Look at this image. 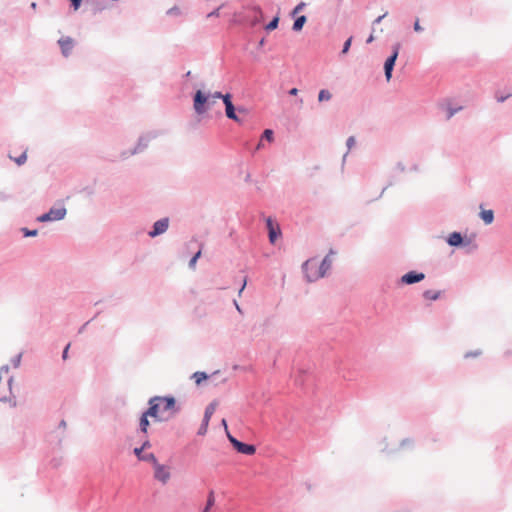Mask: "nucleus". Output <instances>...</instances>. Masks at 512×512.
<instances>
[{"mask_svg":"<svg viewBox=\"0 0 512 512\" xmlns=\"http://www.w3.org/2000/svg\"><path fill=\"white\" fill-rule=\"evenodd\" d=\"M30 7L35 10L36 7H37V3L36 2H32Z\"/></svg>","mask_w":512,"mask_h":512,"instance_id":"obj_64","label":"nucleus"},{"mask_svg":"<svg viewBox=\"0 0 512 512\" xmlns=\"http://www.w3.org/2000/svg\"><path fill=\"white\" fill-rule=\"evenodd\" d=\"M400 48H401V44L399 42L393 44L391 54L388 57H392L393 59H395L397 61Z\"/></svg>","mask_w":512,"mask_h":512,"instance_id":"obj_32","label":"nucleus"},{"mask_svg":"<svg viewBox=\"0 0 512 512\" xmlns=\"http://www.w3.org/2000/svg\"><path fill=\"white\" fill-rule=\"evenodd\" d=\"M441 291H434V290H425L423 292V297L427 300L436 301L440 298Z\"/></svg>","mask_w":512,"mask_h":512,"instance_id":"obj_22","label":"nucleus"},{"mask_svg":"<svg viewBox=\"0 0 512 512\" xmlns=\"http://www.w3.org/2000/svg\"><path fill=\"white\" fill-rule=\"evenodd\" d=\"M331 98H332V94L327 89H321L318 93V101L319 102L328 101Z\"/></svg>","mask_w":512,"mask_h":512,"instance_id":"obj_25","label":"nucleus"},{"mask_svg":"<svg viewBox=\"0 0 512 512\" xmlns=\"http://www.w3.org/2000/svg\"><path fill=\"white\" fill-rule=\"evenodd\" d=\"M461 110H462V106L453 107L452 105L449 104L447 106V116H446V119L447 120L451 119L456 113H458Z\"/></svg>","mask_w":512,"mask_h":512,"instance_id":"obj_27","label":"nucleus"},{"mask_svg":"<svg viewBox=\"0 0 512 512\" xmlns=\"http://www.w3.org/2000/svg\"><path fill=\"white\" fill-rule=\"evenodd\" d=\"M254 11L256 12L257 15L255 16V18L252 21L253 26L260 24L264 20V14L262 12V9L259 6H256L254 8Z\"/></svg>","mask_w":512,"mask_h":512,"instance_id":"obj_23","label":"nucleus"},{"mask_svg":"<svg viewBox=\"0 0 512 512\" xmlns=\"http://www.w3.org/2000/svg\"><path fill=\"white\" fill-rule=\"evenodd\" d=\"M305 6H306V3H304V2H300V3H298V4H297L293 9H292V11L290 12V17H292V18H293V17H297V16H299V15H298V13H299V12H301V11L304 9V7H305Z\"/></svg>","mask_w":512,"mask_h":512,"instance_id":"obj_31","label":"nucleus"},{"mask_svg":"<svg viewBox=\"0 0 512 512\" xmlns=\"http://www.w3.org/2000/svg\"><path fill=\"white\" fill-rule=\"evenodd\" d=\"M99 314H100V311H99V312H97V313L95 314V316H94L92 319H90L89 321L85 322V323H84V324L79 328L78 333H79V334L83 333V332L85 331V329H86L87 325H88L92 320H94V319H95Z\"/></svg>","mask_w":512,"mask_h":512,"instance_id":"obj_38","label":"nucleus"},{"mask_svg":"<svg viewBox=\"0 0 512 512\" xmlns=\"http://www.w3.org/2000/svg\"><path fill=\"white\" fill-rule=\"evenodd\" d=\"M166 14L170 15V16H178L181 14V11H180V8L175 5V6L171 7L170 9H168Z\"/></svg>","mask_w":512,"mask_h":512,"instance_id":"obj_35","label":"nucleus"},{"mask_svg":"<svg viewBox=\"0 0 512 512\" xmlns=\"http://www.w3.org/2000/svg\"><path fill=\"white\" fill-rule=\"evenodd\" d=\"M223 96V93L221 91H215L214 93H210L211 100L215 99H221Z\"/></svg>","mask_w":512,"mask_h":512,"instance_id":"obj_43","label":"nucleus"},{"mask_svg":"<svg viewBox=\"0 0 512 512\" xmlns=\"http://www.w3.org/2000/svg\"><path fill=\"white\" fill-rule=\"evenodd\" d=\"M170 220L168 217L161 218L155 221L148 231V236L150 238H156L162 234H164L169 228Z\"/></svg>","mask_w":512,"mask_h":512,"instance_id":"obj_10","label":"nucleus"},{"mask_svg":"<svg viewBox=\"0 0 512 512\" xmlns=\"http://www.w3.org/2000/svg\"><path fill=\"white\" fill-rule=\"evenodd\" d=\"M425 274L417 270H410L398 279V285H413L425 279Z\"/></svg>","mask_w":512,"mask_h":512,"instance_id":"obj_8","label":"nucleus"},{"mask_svg":"<svg viewBox=\"0 0 512 512\" xmlns=\"http://www.w3.org/2000/svg\"><path fill=\"white\" fill-rule=\"evenodd\" d=\"M244 181L247 182V183L251 181V174L250 173L246 174V176L244 178Z\"/></svg>","mask_w":512,"mask_h":512,"instance_id":"obj_61","label":"nucleus"},{"mask_svg":"<svg viewBox=\"0 0 512 512\" xmlns=\"http://www.w3.org/2000/svg\"><path fill=\"white\" fill-rule=\"evenodd\" d=\"M373 41H374V36H373V34H370L369 37L366 40V43L369 44V43H372Z\"/></svg>","mask_w":512,"mask_h":512,"instance_id":"obj_58","label":"nucleus"},{"mask_svg":"<svg viewBox=\"0 0 512 512\" xmlns=\"http://www.w3.org/2000/svg\"><path fill=\"white\" fill-rule=\"evenodd\" d=\"M59 428H63L65 429L66 428V421L65 420H61L60 423H59Z\"/></svg>","mask_w":512,"mask_h":512,"instance_id":"obj_60","label":"nucleus"},{"mask_svg":"<svg viewBox=\"0 0 512 512\" xmlns=\"http://www.w3.org/2000/svg\"><path fill=\"white\" fill-rule=\"evenodd\" d=\"M22 354L14 356L11 360L12 365L17 368L20 365Z\"/></svg>","mask_w":512,"mask_h":512,"instance_id":"obj_37","label":"nucleus"},{"mask_svg":"<svg viewBox=\"0 0 512 512\" xmlns=\"http://www.w3.org/2000/svg\"><path fill=\"white\" fill-rule=\"evenodd\" d=\"M298 93V89L297 88H291L289 91H288V94L291 95V96H296Z\"/></svg>","mask_w":512,"mask_h":512,"instance_id":"obj_54","label":"nucleus"},{"mask_svg":"<svg viewBox=\"0 0 512 512\" xmlns=\"http://www.w3.org/2000/svg\"><path fill=\"white\" fill-rule=\"evenodd\" d=\"M12 399H13V403H12V405H13V406H16L15 396H13L12 398H11V397H9V398H8V397L4 396V397H1V398H0V401H1V402H7V401L11 402V401H12Z\"/></svg>","mask_w":512,"mask_h":512,"instance_id":"obj_48","label":"nucleus"},{"mask_svg":"<svg viewBox=\"0 0 512 512\" xmlns=\"http://www.w3.org/2000/svg\"><path fill=\"white\" fill-rule=\"evenodd\" d=\"M214 504H215L214 491L210 490L208 493V496H207V501H206L205 507L202 512H210V510L212 509Z\"/></svg>","mask_w":512,"mask_h":512,"instance_id":"obj_21","label":"nucleus"},{"mask_svg":"<svg viewBox=\"0 0 512 512\" xmlns=\"http://www.w3.org/2000/svg\"><path fill=\"white\" fill-rule=\"evenodd\" d=\"M1 372L4 371V372H8L9 371V366L8 365H4L0 368Z\"/></svg>","mask_w":512,"mask_h":512,"instance_id":"obj_63","label":"nucleus"},{"mask_svg":"<svg viewBox=\"0 0 512 512\" xmlns=\"http://www.w3.org/2000/svg\"><path fill=\"white\" fill-rule=\"evenodd\" d=\"M295 381H296L297 384H300V385L304 384L302 376L297 377Z\"/></svg>","mask_w":512,"mask_h":512,"instance_id":"obj_59","label":"nucleus"},{"mask_svg":"<svg viewBox=\"0 0 512 512\" xmlns=\"http://www.w3.org/2000/svg\"><path fill=\"white\" fill-rule=\"evenodd\" d=\"M157 135L158 134L156 132H149V133H147L145 135H141L138 138L136 146L133 149H131V150L123 151L121 153V158L122 159H127L128 157H130L132 155H135V154L143 152L148 147L149 142L152 139L156 138Z\"/></svg>","mask_w":512,"mask_h":512,"instance_id":"obj_5","label":"nucleus"},{"mask_svg":"<svg viewBox=\"0 0 512 512\" xmlns=\"http://www.w3.org/2000/svg\"><path fill=\"white\" fill-rule=\"evenodd\" d=\"M197 386H200L204 381L210 378V375L204 371H196L191 375Z\"/></svg>","mask_w":512,"mask_h":512,"instance_id":"obj_18","label":"nucleus"},{"mask_svg":"<svg viewBox=\"0 0 512 512\" xmlns=\"http://www.w3.org/2000/svg\"><path fill=\"white\" fill-rule=\"evenodd\" d=\"M50 465L53 468H58L61 465V458H56L55 457V458L51 459Z\"/></svg>","mask_w":512,"mask_h":512,"instance_id":"obj_41","label":"nucleus"},{"mask_svg":"<svg viewBox=\"0 0 512 512\" xmlns=\"http://www.w3.org/2000/svg\"><path fill=\"white\" fill-rule=\"evenodd\" d=\"M280 21L279 13H277L264 27L267 32H271L278 28Z\"/></svg>","mask_w":512,"mask_h":512,"instance_id":"obj_20","label":"nucleus"},{"mask_svg":"<svg viewBox=\"0 0 512 512\" xmlns=\"http://www.w3.org/2000/svg\"><path fill=\"white\" fill-rule=\"evenodd\" d=\"M265 42H266L265 38H264V37H263V38H261V39L259 40V42H258L257 48H258V49H261V48L265 45Z\"/></svg>","mask_w":512,"mask_h":512,"instance_id":"obj_55","label":"nucleus"},{"mask_svg":"<svg viewBox=\"0 0 512 512\" xmlns=\"http://www.w3.org/2000/svg\"><path fill=\"white\" fill-rule=\"evenodd\" d=\"M352 40H353L352 36H350L349 38H347L345 40V42L343 43L342 50L340 52V56L346 55L349 52L351 44H352Z\"/></svg>","mask_w":512,"mask_h":512,"instance_id":"obj_30","label":"nucleus"},{"mask_svg":"<svg viewBox=\"0 0 512 512\" xmlns=\"http://www.w3.org/2000/svg\"><path fill=\"white\" fill-rule=\"evenodd\" d=\"M413 443V440L410 438H405L400 442L401 447H405L407 445H411Z\"/></svg>","mask_w":512,"mask_h":512,"instance_id":"obj_49","label":"nucleus"},{"mask_svg":"<svg viewBox=\"0 0 512 512\" xmlns=\"http://www.w3.org/2000/svg\"><path fill=\"white\" fill-rule=\"evenodd\" d=\"M413 29H414L415 32H422L424 30L423 27L420 25L419 19H417L414 22Z\"/></svg>","mask_w":512,"mask_h":512,"instance_id":"obj_42","label":"nucleus"},{"mask_svg":"<svg viewBox=\"0 0 512 512\" xmlns=\"http://www.w3.org/2000/svg\"><path fill=\"white\" fill-rule=\"evenodd\" d=\"M221 99L223 101V104L225 105V108L228 107V105H230V106L233 105L231 93L223 94Z\"/></svg>","mask_w":512,"mask_h":512,"instance_id":"obj_34","label":"nucleus"},{"mask_svg":"<svg viewBox=\"0 0 512 512\" xmlns=\"http://www.w3.org/2000/svg\"><path fill=\"white\" fill-rule=\"evenodd\" d=\"M392 185H393V181H389V183H388V184H387V185L382 189V191H381V193H380L379 197H382V195L384 194L385 190H386L388 187L392 186Z\"/></svg>","mask_w":512,"mask_h":512,"instance_id":"obj_56","label":"nucleus"},{"mask_svg":"<svg viewBox=\"0 0 512 512\" xmlns=\"http://www.w3.org/2000/svg\"><path fill=\"white\" fill-rule=\"evenodd\" d=\"M157 414V408H154V405L152 407H148L145 409L139 418V428L138 433L142 434L144 437H148L149 433V427H150V421L149 417L154 420V417Z\"/></svg>","mask_w":512,"mask_h":512,"instance_id":"obj_7","label":"nucleus"},{"mask_svg":"<svg viewBox=\"0 0 512 512\" xmlns=\"http://www.w3.org/2000/svg\"><path fill=\"white\" fill-rule=\"evenodd\" d=\"M144 441L142 442L141 444V447L142 449H149L152 445H151V442L149 441L148 437H144Z\"/></svg>","mask_w":512,"mask_h":512,"instance_id":"obj_45","label":"nucleus"},{"mask_svg":"<svg viewBox=\"0 0 512 512\" xmlns=\"http://www.w3.org/2000/svg\"><path fill=\"white\" fill-rule=\"evenodd\" d=\"M103 9H104L103 6H100L99 4H97L94 8V13L101 12Z\"/></svg>","mask_w":512,"mask_h":512,"instance_id":"obj_57","label":"nucleus"},{"mask_svg":"<svg viewBox=\"0 0 512 512\" xmlns=\"http://www.w3.org/2000/svg\"><path fill=\"white\" fill-rule=\"evenodd\" d=\"M336 254V251L330 249L328 254L322 259L320 264H318L316 258H310L303 262L301 268L304 274V277L307 282L312 283L317 281L320 278L325 277L327 272L332 267V256Z\"/></svg>","mask_w":512,"mask_h":512,"instance_id":"obj_1","label":"nucleus"},{"mask_svg":"<svg viewBox=\"0 0 512 512\" xmlns=\"http://www.w3.org/2000/svg\"><path fill=\"white\" fill-rule=\"evenodd\" d=\"M140 461H144V462H150L152 463L153 465V468L159 464L156 456L153 454V453H145V455L143 457H140Z\"/></svg>","mask_w":512,"mask_h":512,"instance_id":"obj_24","label":"nucleus"},{"mask_svg":"<svg viewBox=\"0 0 512 512\" xmlns=\"http://www.w3.org/2000/svg\"><path fill=\"white\" fill-rule=\"evenodd\" d=\"M9 158L12 159L18 166H21V165L25 164V162L27 161V153H26V151H24L18 157L14 158L10 155Z\"/></svg>","mask_w":512,"mask_h":512,"instance_id":"obj_28","label":"nucleus"},{"mask_svg":"<svg viewBox=\"0 0 512 512\" xmlns=\"http://www.w3.org/2000/svg\"><path fill=\"white\" fill-rule=\"evenodd\" d=\"M510 96H512V92L508 93L507 95L497 96V102L503 103L505 102Z\"/></svg>","mask_w":512,"mask_h":512,"instance_id":"obj_44","label":"nucleus"},{"mask_svg":"<svg viewBox=\"0 0 512 512\" xmlns=\"http://www.w3.org/2000/svg\"><path fill=\"white\" fill-rule=\"evenodd\" d=\"M157 408V414L154 417L155 422H163L169 420L175 414L180 412V407L174 396H153L148 401V407Z\"/></svg>","mask_w":512,"mask_h":512,"instance_id":"obj_2","label":"nucleus"},{"mask_svg":"<svg viewBox=\"0 0 512 512\" xmlns=\"http://www.w3.org/2000/svg\"><path fill=\"white\" fill-rule=\"evenodd\" d=\"M215 409H216V402L215 401L209 403L206 406L202 422H201L200 427L198 428V431H197V434L199 436H204L207 433L209 421H210L213 413L215 412Z\"/></svg>","mask_w":512,"mask_h":512,"instance_id":"obj_9","label":"nucleus"},{"mask_svg":"<svg viewBox=\"0 0 512 512\" xmlns=\"http://www.w3.org/2000/svg\"><path fill=\"white\" fill-rule=\"evenodd\" d=\"M481 354V351L480 350H475V351H468L467 353H465L464 357L465 358H470V357H477Z\"/></svg>","mask_w":512,"mask_h":512,"instance_id":"obj_40","label":"nucleus"},{"mask_svg":"<svg viewBox=\"0 0 512 512\" xmlns=\"http://www.w3.org/2000/svg\"><path fill=\"white\" fill-rule=\"evenodd\" d=\"M12 383H13V377H10L8 379V386H9L10 391L12 390Z\"/></svg>","mask_w":512,"mask_h":512,"instance_id":"obj_62","label":"nucleus"},{"mask_svg":"<svg viewBox=\"0 0 512 512\" xmlns=\"http://www.w3.org/2000/svg\"><path fill=\"white\" fill-rule=\"evenodd\" d=\"M246 284H247V279H246V277H245V278L243 279V283H242V285H241V287H240V289H239V295H241V293H242V292H243V290L245 289Z\"/></svg>","mask_w":512,"mask_h":512,"instance_id":"obj_53","label":"nucleus"},{"mask_svg":"<svg viewBox=\"0 0 512 512\" xmlns=\"http://www.w3.org/2000/svg\"><path fill=\"white\" fill-rule=\"evenodd\" d=\"M67 214V209L64 205H61L60 207H51L47 212L39 215L36 218L37 222L40 223H47V222H53V221H60L65 218Z\"/></svg>","mask_w":512,"mask_h":512,"instance_id":"obj_6","label":"nucleus"},{"mask_svg":"<svg viewBox=\"0 0 512 512\" xmlns=\"http://www.w3.org/2000/svg\"><path fill=\"white\" fill-rule=\"evenodd\" d=\"M236 111H238L240 113L241 112H244V113L247 112V110L244 107L239 106V107L236 108L234 104L231 105V106L228 105V107L225 108V113H226L227 118H229V119H231V120H233L235 122H241V120H240L239 116L237 115Z\"/></svg>","mask_w":512,"mask_h":512,"instance_id":"obj_15","label":"nucleus"},{"mask_svg":"<svg viewBox=\"0 0 512 512\" xmlns=\"http://www.w3.org/2000/svg\"><path fill=\"white\" fill-rule=\"evenodd\" d=\"M387 12H385L383 15H380L378 16L374 21H373V25H377V24H380L381 21L387 16Z\"/></svg>","mask_w":512,"mask_h":512,"instance_id":"obj_50","label":"nucleus"},{"mask_svg":"<svg viewBox=\"0 0 512 512\" xmlns=\"http://www.w3.org/2000/svg\"><path fill=\"white\" fill-rule=\"evenodd\" d=\"M266 227L268 230L269 242L274 245L276 241L282 236L281 228L279 225L274 224L270 217L266 219Z\"/></svg>","mask_w":512,"mask_h":512,"instance_id":"obj_12","label":"nucleus"},{"mask_svg":"<svg viewBox=\"0 0 512 512\" xmlns=\"http://www.w3.org/2000/svg\"><path fill=\"white\" fill-rule=\"evenodd\" d=\"M220 8L221 7H218L216 9H214L213 11H211L210 13H208L207 14V18L218 17L219 16Z\"/></svg>","mask_w":512,"mask_h":512,"instance_id":"obj_47","label":"nucleus"},{"mask_svg":"<svg viewBox=\"0 0 512 512\" xmlns=\"http://www.w3.org/2000/svg\"><path fill=\"white\" fill-rule=\"evenodd\" d=\"M396 169H397L398 171H400V172H404L406 168H405V165H404L402 162H398V163L396 164Z\"/></svg>","mask_w":512,"mask_h":512,"instance_id":"obj_51","label":"nucleus"},{"mask_svg":"<svg viewBox=\"0 0 512 512\" xmlns=\"http://www.w3.org/2000/svg\"><path fill=\"white\" fill-rule=\"evenodd\" d=\"M201 254H202V251H201V248H199V250L189 260L188 267L190 269H192V270L195 269L196 263H197L198 259L201 257Z\"/></svg>","mask_w":512,"mask_h":512,"instance_id":"obj_26","label":"nucleus"},{"mask_svg":"<svg viewBox=\"0 0 512 512\" xmlns=\"http://www.w3.org/2000/svg\"><path fill=\"white\" fill-rule=\"evenodd\" d=\"M479 217L486 225H490L494 221V211L491 209L481 210Z\"/></svg>","mask_w":512,"mask_h":512,"instance_id":"obj_19","label":"nucleus"},{"mask_svg":"<svg viewBox=\"0 0 512 512\" xmlns=\"http://www.w3.org/2000/svg\"><path fill=\"white\" fill-rule=\"evenodd\" d=\"M154 478L163 484H166L170 479V472L168 468L163 464H157L154 467Z\"/></svg>","mask_w":512,"mask_h":512,"instance_id":"obj_13","label":"nucleus"},{"mask_svg":"<svg viewBox=\"0 0 512 512\" xmlns=\"http://www.w3.org/2000/svg\"><path fill=\"white\" fill-rule=\"evenodd\" d=\"M355 144V138L354 136H350L348 137L347 141H346V146L348 147V149H351L353 147V145Z\"/></svg>","mask_w":512,"mask_h":512,"instance_id":"obj_46","label":"nucleus"},{"mask_svg":"<svg viewBox=\"0 0 512 512\" xmlns=\"http://www.w3.org/2000/svg\"><path fill=\"white\" fill-rule=\"evenodd\" d=\"M446 243L450 247L454 248H464L466 246H470L468 253L474 252L477 250L478 245L472 244L471 238H468L466 235H463L461 232L453 231L446 237Z\"/></svg>","mask_w":512,"mask_h":512,"instance_id":"obj_4","label":"nucleus"},{"mask_svg":"<svg viewBox=\"0 0 512 512\" xmlns=\"http://www.w3.org/2000/svg\"><path fill=\"white\" fill-rule=\"evenodd\" d=\"M233 449L243 455L251 456L256 452V446L253 444L242 442L238 439H231Z\"/></svg>","mask_w":512,"mask_h":512,"instance_id":"obj_11","label":"nucleus"},{"mask_svg":"<svg viewBox=\"0 0 512 512\" xmlns=\"http://www.w3.org/2000/svg\"><path fill=\"white\" fill-rule=\"evenodd\" d=\"M396 64V60L392 57H387L384 62V75L387 81H390L393 75V70Z\"/></svg>","mask_w":512,"mask_h":512,"instance_id":"obj_16","label":"nucleus"},{"mask_svg":"<svg viewBox=\"0 0 512 512\" xmlns=\"http://www.w3.org/2000/svg\"><path fill=\"white\" fill-rule=\"evenodd\" d=\"M225 433H226V436H227V438H228V440H229V442H230V443H231V439H237L236 437H234V436L230 433V431L228 430V426H226Z\"/></svg>","mask_w":512,"mask_h":512,"instance_id":"obj_52","label":"nucleus"},{"mask_svg":"<svg viewBox=\"0 0 512 512\" xmlns=\"http://www.w3.org/2000/svg\"><path fill=\"white\" fill-rule=\"evenodd\" d=\"M69 348H70V343H68V344L64 347V349H63V351H62V359H63L64 361H65V360H67V359H68V357H69Z\"/></svg>","mask_w":512,"mask_h":512,"instance_id":"obj_39","label":"nucleus"},{"mask_svg":"<svg viewBox=\"0 0 512 512\" xmlns=\"http://www.w3.org/2000/svg\"><path fill=\"white\" fill-rule=\"evenodd\" d=\"M145 449H142V447H135L133 449V454L136 456V458L140 461V457H143L145 455L144 453Z\"/></svg>","mask_w":512,"mask_h":512,"instance_id":"obj_36","label":"nucleus"},{"mask_svg":"<svg viewBox=\"0 0 512 512\" xmlns=\"http://www.w3.org/2000/svg\"><path fill=\"white\" fill-rule=\"evenodd\" d=\"M193 109L198 116H203L208 112L210 107L215 104L211 100L210 92H205L202 89H197L192 95Z\"/></svg>","mask_w":512,"mask_h":512,"instance_id":"obj_3","label":"nucleus"},{"mask_svg":"<svg viewBox=\"0 0 512 512\" xmlns=\"http://www.w3.org/2000/svg\"><path fill=\"white\" fill-rule=\"evenodd\" d=\"M20 231L23 237H36L38 235L37 229H29L27 227H23Z\"/></svg>","mask_w":512,"mask_h":512,"instance_id":"obj_29","label":"nucleus"},{"mask_svg":"<svg viewBox=\"0 0 512 512\" xmlns=\"http://www.w3.org/2000/svg\"><path fill=\"white\" fill-rule=\"evenodd\" d=\"M293 18H294V22L292 25V30L294 32H300L307 22V17L305 15H299V16L293 17Z\"/></svg>","mask_w":512,"mask_h":512,"instance_id":"obj_17","label":"nucleus"},{"mask_svg":"<svg viewBox=\"0 0 512 512\" xmlns=\"http://www.w3.org/2000/svg\"><path fill=\"white\" fill-rule=\"evenodd\" d=\"M58 44L60 46V49H61V53L64 57H68L70 54H71V51L74 47V39L69 37V36H66V37H62L58 40Z\"/></svg>","mask_w":512,"mask_h":512,"instance_id":"obj_14","label":"nucleus"},{"mask_svg":"<svg viewBox=\"0 0 512 512\" xmlns=\"http://www.w3.org/2000/svg\"><path fill=\"white\" fill-rule=\"evenodd\" d=\"M262 139L272 142L274 140V131L272 129H265L262 133Z\"/></svg>","mask_w":512,"mask_h":512,"instance_id":"obj_33","label":"nucleus"}]
</instances>
